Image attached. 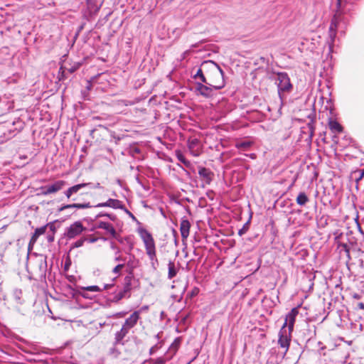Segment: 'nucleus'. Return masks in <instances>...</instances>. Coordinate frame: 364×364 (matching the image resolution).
Returning a JSON list of instances; mask_svg holds the SVG:
<instances>
[{"label": "nucleus", "mask_w": 364, "mask_h": 364, "mask_svg": "<svg viewBox=\"0 0 364 364\" xmlns=\"http://www.w3.org/2000/svg\"><path fill=\"white\" fill-rule=\"evenodd\" d=\"M203 68L208 71V85L213 86L215 90H220L225 87L224 72L216 63L205 60L203 62Z\"/></svg>", "instance_id": "nucleus-1"}, {"label": "nucleus", "mask_w": 364, "mask_h": 364, "mask_svg": "<svg viewBox=\"0 0 364 364\" xmlns=\"http://www.w3.org/2000/svg\"><path fill=\"white\" fill-rule=\"evenodd\" d=\"M337 9L336 10L335 14L331 20V25L328 30V44L329 51H333V47L336 36V31L340 26V24L343 21V14L346 12L345 6L343 5L341 0H336Z\"/></svg>", "instance_id": "nucleus-2"}, {"label": "nucleus", "mask_w": 364, "mask_h": 364, "mask_svg": "<svg viewBox=\"0 0 364 364\" xmlns=\"http://www.w3.org/2000/svg\"><path fill=\"white\" fill-rule=\"evenodd\" d=\"M137 232L144 243L147 255L151 261L152 265H154V261L157 262L156 256L155 242L151 234L143 227L137 228Z\"/></svg>", "instance_id": "nucleus-3"}, {"label": "nucleus", "mask_w": 364, "mask_h": 364, "mask_svg": "<svg viewBox=\"0 0 364 364\" xmlns=\"http://www.w3.org/2000/svg\"><path fill=\"white\" fill-rule=\"evenodd\" d=\"M275 84L278 88V95L281 102H283L284 92H289L292 89V85L290 81V78L287 73L281 72L277 74L276 77L274 78Z\"/></svg>", "instance_id": "nucleus-4"}, {"label": "nucleus", "mask_w": 364, "mask_h": 364, "mask_svg": "<svg viewBox=\"0 0 364 364\" xmlns=\"http://www.w3.org/2000/svg\"><path fill=\"white\" fill-rule=\"evenodd\" d=\"M46 259V256L39 255L30 262L35 275L41 279L46 278L48 267Z\"/></svg>", "instance_id": "nucleus-5"}, {"label": "nucleus", "mask_w": 364, "mask_h": 364, "mask_svg": "<svg viewBox=\"0 0 364 364\" xmlns=\"http://www.w3.org/2000/svg\"><path fill=\"white\" fill-rule=\"evenodd\" d=\"M291 332L292 331H289L284 327H282L279 332L278 345L281 348L284 349V354L288 351L289 348Z\"/></svg>", "instance_id": "nucleus-6"}, {"label": "nucleus", "mask_w": 364, "mask_h": 364, "mask_svg": "<svg viewBox=\"0 0 364 364\" xmlns=\"http://www.w3.org/2000/svg\"><path fill=\"white\" fill-rule=\"evenodd\" d=\"M86 228L80 221H76L68 227L64 233L68 239H73L80 235Z\"/></svg>", "instance_id": "nucleus-7"}, {"label": "nucleus", "mask_w": 364, "mask_h": 364, "mask_svg": "<svg viewBox=\"0 0 364 364\" xmlns=\"http://www.w3.org/2000/svg\"><path fill=\"white\" fill-rule=\"evenodd\" d=\"M66 185V182L65 181H57L55 183L47 185L45 186H41L40 190L41 191V194L43 196H47L51 193H56L61 190Z\"/></svg>", "instance_id": "nucleus-8"}, {"label": "nucleus", "mask_w": 364, "mask_h": 364, "mask_svg": "<svg viewBox=\"0 0 364 364\" xmlns=\"http://www.w3.org/2000/svg\"><path fill=\"white\" fill-rule=\"evenodd\" d=\"M196 90L200 95L206 98L213 97L215 92L218 90H215L213 86L204 82H196Z\"/></svg>", "instance_id": "nucleus-9"}, {"label": "nucleus", "mask_w": 364, "mask_h": 364, "mask_svg": "<svg viewBox=\"0 0 364 364\" xmlns=\"http://www.w3.org/2000/svg\"><path fill=\"white\" fill-rule=\"evenodd\" d=\"M198 175L203 182V187L210 185L214 178L213 172L205 167L198 166Z\"/></svg>", "instance_id": "nucleus-10"}, {"label": "nucleus", "mask_w": 364, "mask_h": 364, "mask_svg": "<svg viewBox=\"0 0 364 364\" xmlns=\"http://www.w3.org/2000/svg\"><path fill=\"white\" fill-rule=\"evenodd\" d=\"M299 314L297 308H293L285 317V321L282 327L285 328H288L287 330L292 331L294 329V325L295 323L296 317Z\"/></svg>", "instance_id": "nucleus-11"}, {"label": "nucleus", "mask_w": 364, "mask_h": 364, "mask_svg": "<svg viewBox=\"0 0 364 364\" xmlns=\"http://www.w3.org/2000/svg\"><path fill=\"white\" fill-rule=\"evenodd\" d=\"M94 228L105 230L107 234L111 235V237L116 236V230L114 227L112 223L106 221L105 220L96 221L94 224Z\"/></svg>", "instance_id": "nucleus-12"}, {"label": "nucleus", "mask_w": 364, "mask_h": 364, "mask_svg": "<svg viewBox=\"0 0 364 364\" xmlns=\"http://www.w3.org/2000/svg\"><path fill=\"white\" fill-rule=\"evenodd\" d=\"M95 208H104L109 207L113 209H124V205L123 203L117 199L109 198L106 202L99 203L95 205H92Z\"/></svg>", "instance_id": "nucleus-13"}, {"label": "nucleus", "mask_w": 364, "mask_h": 364, "mask_svg": "<svg viewBox=\"0 0 364 364\" xmlns=\"http://www.w3.org/2000/svg\"><path fill=\"white\" fill-rule=\"evenodd\" d=\"M187 146L191 154L193 156H198L201 154L200 141L196 138H190L187 141Z\"/></svg>", "instance_id": "nucleus-14"}, {"label": "nucleus", "mask_w": 364, "mask_h": 364, "mask_svg": "<svg viewBox=\"0 0 364 364\" xmlns=\"http://www.w3.org/2000/svg\"><path fill=\"white\" fill-rule=\"evenodd\" d=\"M190 228L191 223L189 220L186 217H183L181 219L180 224V232L183 242L186 240L187 238L188 237L190 233Z\"/></svg>", "instance_id": "nucleus-15"}, {"label": "nucleus", "mask_w": 364, "mask_h": 364, "mask_svg": "<svg viewBox=\"0 0 364 364\" xmlns=\"http://www.w3.org/2000/svg\"><path fill=\"white\" fill-rule=\"evenodd\" d=\"M139 319V311H135L129 318H127L122 326L129 331L131 328L135 326Z\"/></svg>", "instance_id": "nucleus-16"}, {"label": "nucleus", "mask_w": 364, "mask_h": 364, "mask_svg": "<svg viewBox=\"0 0 364 364\" xmlns=\"http://www.w3.org/2000/svg\"><path fill=\"white\" fill-rule=\"evenodd\" d=\"M88 186H92V183H82L76 184L70 187L67 191L64 192V194L68 198H70L73 194L77 193L80 190Z\"/></svg>", "instance_id": "nucleus-17"}, {"label": "nucleus", "mask_w": 364, "mask_h": 364, "mask_svg": "<svg viewBox=\"0 0 364 364\" xmlns=\"http://www.w3.org/2000/svg\"><path fill=\"white\" fill-rule=\"evenodd\" d=\"M128 333L129 331L123 326L119 331H117L114 334V346H116L117 345H124L123 339L128 334Z\"/></svg>", "instance_id": "nucleus-18"}, {"label": "nucleus", "mask_w": 364, "mask_h": 364, "mask_svg": "<svg viewBox=\"0 0 364 364\" xmlns=\"http://www.w3.org/2000/svg\"><path fill=\"white\" fill-rule=\"evenodd\" d=\"M208 77V71L203 68V63L201 64L200 68L197 70L196 73L193 75V78L200 80V82L208 84L207 78Z\"/></svg>", "instance_id": "nucleus-19"}, {"label": "nucleus", "mask_w": 364, "mask_h": 364, "mask_svg": "<svg viewBox=\"0 0 364 364\" xmlns=\"http://www.w3.org/2000/svg\"><path fill=\"white\" fill-rule=\"evenodd\" d=\"M92 205H90V203H72L68 205H63L60 208H59L58 210L60 212L65 210V209H71V208H77V209H85L92 208Z\"/></svg>", "instance_id": "nucleus-20"}, {"label": "nucleus", "mask_w": 364, "mask_h": 364, "mask_svg": "<svg viewBox=\"0 0 364 364\" xmlns=\"http://www.w3.org/2000/svg\"><path fill=\"white\" fill-rule=\"evenodd\" d=\"M45 232H46V226H42L41 228H36L30 240L29 246L35 244L36 242L38 237L43 235Z\"/></svg>", "instance_id": "nucleus-21"}, {"label": "nucleus", "mask_w": 364, "mask_h": 364, "mask_svg": "<svg viewBox=\"0 0 364 364\" xmlns=\"http://www.w3.org/2000/svg\"><path fill=\"white\" fill-rule=\"evenodd\" d=\"M110 247L112 250H115V257H114V262H125L126 258L123 257L121 255V250L119 247H118L114 242H110Z\"/></svg>", "instance_id": "nucleus-22"}, {"label": "nucleus", "mask_w": 364, "mask_h": 364, "mask_svg": "<svg viewBox=\"0 0 364 364\" xmlns=\"http://www.w3.org/2000/svg\"><path fill=\"white\" fill-rule=\"evenodd\" d=\"M133 273L129 272L128 274L124 278L122 289H124V291H127L129 293V291L131 290L132 281L133 279Z\"/></svg>", "instance_id": "nucleus-23"}, {"label": "nucleus", "mask_w": 364, "mask_h": 364, "mask_svg": "<svg viewBox=\"0 0 364 364\" xmlns=\"http://www.w3.org/2000/svg\"><path fill=\"white\" fill-rule=\"evenodd\" d=\"M181 342V337H177L174 339L173 342L171 343V345L169 347L168 350V353L171 354L170 358H171L173 355L176 354V353L177 352V350L180 346Z\"/></svg>", "instance_id": "nucleus-24"}, {"label": "nucleus", "mask_w": 364, "mask_h": 364, "mask_svg": "<svg viewBox=\"0 0 364 364\" xmlns=\"http://www.w3.org/2000/svg\"><path fill=\"white\" fill-rule=\"evenodd\" d=\"M138 262L135 259V257L132 255L129 256V260L125 265L127 267V272L133 273L134 269L137 267Z\"/></svg>", "instance_id": "nucleus-25"}, {"label": "nucleus", "mask_w": 364, "mask_h": 364, "mask_svg": "<svg viewBox=\"0 0 364 364\" xmlns=\"http://www.w3.org/2000/svg\"><path fill=\"white\" fill-rule=\"evenodd\" d=\"M13 297L16 304L21 305L23 304L24 300L23 299V293L21 289H15L13 291Z\"/></svg>", "instance_id": "nucleus-26"}, {"label": "nucleus", "mask_w": 364, "mask_h": 364, "mask_svg": "<svg viewBox=\"0 0 364 364\" xmlns=\"http://www.w3.org/2000/svg\"><path fill=\"white\" fill-rule=\"evenodd\" d=\"M100 218H108L109 220H110L112 221L117 220L116 215H114L113 213H107L100 212L95 216L94 221H95V222L98 221L99 220L98 219Z\"/></svg>", "instance_id": "nucleus-27"}, {"label": "nucleus", "mask_w": 364, "mask_h": 364, "mask_svg": "<svg viewBox=\"0 0 364 364\" xmlns=\"http://www.w3.org/2000/svg\"><path fill=\"white\" fill-rule=\"evenodd\" d=\"M176 156L177 159L182 164H183L186 167L190 168L191 166V161H189L188 160H187L186 159V157L184 156V155L183 154V153L181 151H179V150L176 151Z\"/></svg>", "instance_id": "nucleus-28"}, {"label": "nucleus", "mask_w": 364, "mask_h": 364, "mask_svg": "<svg viewBox=\"0 0 364 364\" xmlns=\"http://www.w3.org/2000/svg\"><path fill=\"white\" fill-rule=\"evenodd\" d=\"M168 278L169 279H171L174 277L176 276L177 272H178V270L176 268V266H175V264L173 262L169 261V262L168 264Z\"/></svg>", "instance_id": "nucleus-29"}, {"label": "nucleus", "mask_w": 364, "mask_h": 364, "mask_svg": "<svg viewBox=\"0 0 364 364\" xmlns=\"http://www.w3.org/2000/svg\"><path fill=\"white\" fill-rule=\"evenodd\" d=\"M309 200L308 196L304 192H301L296 197V201L298 205L304 206Z\"/></svg>", "instance_id": "nucleus-30"}, {"label": "nucleus", "mask_w": 364, "mask_h": 364, "mask_svg": "<svg viewBox=\"0 0 364 364\" xmlns=\"http://www.w3.org/2000/svg\"><path fill=\"white\" fill-rule=\"evenodd\" d=\"M330 129L336 133H340L343 131L342 126L336 121L330 120L329 122Z\"/></svg>", "instance_id": "nucleus-31"}, {"label": "nucleus", "mask_w": 364, "mask_h": 364, "mask_svg": "<svg viewBox=\"0 0 364 364\" xmlns=\"http://www.w3.org/2000/svg\"><path fill=\"white\" fill-rule=\"evenodd\" d=\"M127 294H128L127 291H124V289H121L119 291H118L117 293H116L114 295L112 301L117 302L119 300H121L122 299H123L124 297H125Z\"/></svg>", "instance_id": "nucleus-32"}, {"label": "nucleus", "mask_w": 364, "mask_h": 364, "mask_svg": "<svg viewBox=\"0 0 364 364\" xmlns=\"http://www.w3.org/2000/svg\"><path fill=\"white\" fill-rule=\"evenodd\" d=\"M252 145V142L250 141H240L237 142L236 144V147L239 149L246 150L248 148H250Z\"/></svg>", "instance_id": "nucleus-33"}, {"label": "nucleus", "mask_w": 364, "mask_h": 364, "mask_svg": "<svg viewBox=\"0 0 364 364\" xmlns=\"http://www.w3.org/2000/svg\"><path fill=\"white\" fill-rule=\"evenodd\" d=\"M249 228H250V220L246 222L243 225L242 228L239 230L238 235H240V236L243 235L244 234H245L248 231Z\"/></svg>", "instance_id": "nucleus-34"}, {"label": "nucleus", "mask_w": 364, "mask_h": 364, "mask_svg": "<svg viewBox=\"0 0 364 364\" xmlns=\"http://www.w3.org/2000/svg\"><path fill=\"white\" fill-rule=\"evenodd\" d=\"M169 358H170L166 359L163 357H160L156 359H152V360H151L150 362H151V364H165L166 360H168Z\"/></svg>", "instance_id": "nucleus-35"}, {"label": "nucleus", "mask_w": 364, "mask_h": 364, "mask_svg": "<svg viewBox=\"0 0 364 364\" xmlns=\"http://www.w3.org/2000/svg\"><path fill=\"white\" fill-rule=\"evenodd\" d=\"M85 242V237H82V238L77 240V241H75L74 243H73L72 247L73 248L80 247L84 245Z\"/></svg>", "instance_id": "nucleus-36"}, {"label": "nucleus", "mask_w": 364, "mask_h": 364, "mask_svg": "<svg viewBox=\"0 0 364 364\" xmlns=\"http://www.w3.org/2000/svg\"><path fill=\"white\" fill-rule=\"evenodd\" d=\"M125 267V262H122L121 264H118L116 267H114L112 269V272L115 274H119L121 270Z\"/></svg>", "instance_id": "nucleus-37"}, {"label": "nucleus", "mask_w": 364, "mask_h": 364, "mask_svg": "<svg viewBox=\"0 0 364 364\" xmlns=\"http://www.w3.org/2000/svg\"><path fill=\"white\" fill-rule=\"evenodd\" d=\"M83 289L88 291L100 292L101 289L97 285L88 286L83 287Z\"/></svg>", "instance_id": "nucleus-38"}, {"label": "nucleus", "mask_w": 364, "mask_h": 364, "mask_svg": "<svg viewBox=\"0 0 364 364\" xmlns=\"http://www.w3.org/2000/svg\"><path fill=\"white\" fill-rule=\"evenodd\" d=\"M84 237L85 239V242H87L89 243H95L99 240V237H94V236Z\"/></svg>", "instance_id": "nucleus-39"}, {"label": "nucleus", "mask_w": 364, "mask_h": 364, "mask_svg": "<svg viewBox=\"0 0 364 364\" xmlns=\"http://www.w3.org/2000/svg\"><path fill=\"white\" fill-rule=\"evenodd\" d=\"M45 226H46V230L48 228L50 229V230L51 231V233L55 234L56 228H55V225L54 223H49L47 225H46Z\"/></svg>", "instance_id": "nucleus-40"}, {"label": "nucleus", "mask_w": 364, "mask_h": 364, "mask_svg": "<svg viewBox=\"0 0 364 364\" xmlns=\"http://www.w3.org/2000/svg\"><path fill=\"white\" fill-rule=\"evenodd\" d=\"M199 292V289L198 288H194L191 292L188 293L187 296L192 298L196 296Z\"/></svg>", "instance_id": "nucleus-41"}, {"label": "nucleus", "mask_w": 364, "mask_h": 364, "mask_svg": "<svg viewBox=\"0 0 364 364\" xmlns=\"http://www.w3.org/2000/svg\"><path fill=\"white\" fill-rule=\"evenodd\" d=\"M128 215L129 216L134 220L139 223V222L137 220L136 218L125 207L123 209Z\"/></svg>", "instance_id": "nucleus-42"}, {"label": "nucleus", "mask_w": 364, "mask_h": 364, "mask_svg": "<svg viewBox=\"0 0 364 364\" xmlns=\"http://www.w3.org/2000/svg\"><path fill=\"white\" fill-rule=\"evenodd\" d=\"M130 152L133 156H135V154L140 153V149L137 147L132 148Z\"/></svg>", "instance_id": "nucleus-43"}, {"label": "nucleus", "mask_w": 364, "mask_h": 364, "mask_svg": "<svg viewBox=\"0 0 364 364\" xmlns=\"http://www.w3.org/2000/svg\"><path fill=\"white\" fill-rule=\"evenodd\" d=\"M159 348V347L158 346L157 344L154 345V346H152L150 350H149V354L150 355H153L158 349Z\"/></svg>", "instance_id": "nucleus-44"}, {"label": "nucleus", "mask_w": 364, "mask_h": 364, "mask_svg": "<svg viewBox=\"0 0 364 364\" xmlns=\"http://www.w3.org/2000/svg\"><path fill=\"white\" fill-rule=\"evenodd\" d=\"M87 187H90V188H103L100 183H97L95 184L92 183V186H88Z\"/></svg>", "instance_id": "nucleus-45"}, {"label": "nucleus", "mask_w": 364, "mask_h": 364, "mask_svg": "<svg viewBox=\"0 0 364 364\" xmlns=\"http://www.w3.org/2000/svg\"><path fill=\"white\" fill-rule=\"evenodd\" d=\"M47 240H48L49 242H53V240H54V234H53V233L48 234V235H47Z\"/></svg>", "instance_id": "nucleus-46"}, {"label": "nucleus", "mask_w": 364, "mask_h": 364, "mask_svg": "<svg viewBox=\"0 0 364 364\" xmlns=\"http://www.w3.org/2000/svg\"><path fill=\"white\" fill-rule=\"evenodd\" d=\"M112 237L116 239L120 243L123 242V238L119 235H118L117 232H116V236L115 237Z\"/></svg>", "instance_id": "nucleus-47"}, {"label": "nucleus", "mask_w": 364, "mask_h": 364, "mask_svg": "<svg viewBox=\"0 0 364 364\" xmlns=\"http://www.w3.org/2000/svg\"><path fill=\"white\" fill-rule=\"evenodd\" d=\"M189 54V50L184 51L181 55V59H185L186 57Z\"/></svg>", "instance_id": "nucleus-48"}, {"label": "nucleus", "mask_w": 364, "mask_h": 364, "mask_svg": "<svg viewBox=\"0 0 364 364\" xmlns=\"http://www.w3.org/2000/svg\"><path fill=\"white\" fill-rule=\"evenodd\" d=\"M360 176L358 178V180H361L364 176V171L363 170H359Z\"/></svg>", "instance_id": "nucleus-49"}, {"label": "nucleus", "mask_w": 364, "mask_h": 364, "mask_svg": "<svg viewBox=\"0 0 364 364\" xmlns=\"http://www.w3.org/2000/svg\"><path fill=\"white\" fill-rule=\"evenodd\" d=\"M340 246H341L346 252H348V247L346 244H341Z\"/></svg>", "instance_id": "nucleus-50"}, {"label": "nucleus", "mask_w": 364, "mask_h": 364, "mask_svg": "<svg viewBox=\"0 0 364 364\" xmlns=\"http://www.w3.org/2000/svg\"><path fill=\"white\" fill-rule=\"evenodd\" d=\"M148 309H149V306H142V307L141 308V309H140L139 311V313H140L141 311H146V310H147Z\"/></svg>", "instance_id": "nucleus-51"}, {"label": "nucleus", "mask_w": 364, "mask_h": 364, "mask_svg": "<svg viewBox=\"0 0 364 364\" xmlns=\"http://www.w3.org/2000/svg\"><path fill=\"white\" fill-rule=\"evenodd\" d=\"M111 287H112V284H105L104 286V289H107L110 288Z\"/></svg>", "instance_id": "nucleus-52"}, {"label": "nucleus", "mask_w": 364, "mask_h": 364, "mask_svg": "<svg viewBox=\"0 0 364 364\" xmlns=\"http://www.w3.org/2000/svg\"><path fill=\"white\" fill-rule=\"evenodd\" d=\"M110 352H111V353H114V352H117V353H119L114 347H113L112 348L110 349Z\"/></svg>", "instance_id": "nucleus-53"}, {"label": "nucleus", "mask_w": 364, "mask_h": 364, "mask_svg": "<svg viewBox=\"0 0 364 364\" xmlns=\"http://www.w3.org/2000/svg\"><path fill=\"white\" fill-rule=\"evenodd\" d=\"M77 68L73 67L69 70H70V73H73V72H75L77 70Z\"/></svg>", "instance_id": "nucleus-54"}, {"label": "nucleus", "mask_w": 364, "mask_h": 364, "mask_svg": "<svg viewBox=\"0 0 364 364\" xmlns=\"http://www.w3.org/2000/svg\"><path fill=\"white\" fill-rule=\"evenodd\" d=\"M358 306H359V307H360V309H364V304H363V303H360V304H358Z\"/></svg>", "instance_id": "nucleus-55"}, {"label": "nucleus", "mask_w": 364, "mask_h": 364, "mask_svg": "<svg viewBox=\"0 0 364 364\" xmlns=\"http://www.w3.org/2000/svg\"><path fill=\"white\" fill-rule=\"evenodd\" d=\"M155 336H156V338H157V339H159V338H160V335H159V333H157Z\"/></svg>", "instance_id": "nucleus-56"}, {"label": "nucleus", "mask_w": 364, "mask_h": 364, "mask_svg": "<svg viewBox=\"0 0 364 364\" xmlns=\"http://www.w3.org/2000/svg\"><path fill=\"white\" fill-rule=\"evenodd\" d=\"M250 156H251L252 159H255V154H252L250 155Z\"/></svg>", "instance_id": "nucleus-57"}, {"label": "nucleus", "mask_w": 364, "mask_h": 364, "mask_svg": "<svg viewBox=\"0 0 364 364\" xmlns=\"http://www.w3.org/2000/svg\"><path fill=\"white\" fill-rule=\"evenodd\" d=\"M101 239H102V240H104V241H106V240H107V238H106V237H101Z\"/></svg>", "instance_id": "nucleus-58"}, {"label": "nucleus", "mask_w": 364, "mask_h": 364, "mask_svg": "<svg viewBox=\"0 0 364 364\" xmlns=\"http://www.w3.org/2000/svg\"><path fill=\"white\" fill-rule=\"evenodd\" d=\"M325 348H326L325 346H322L321 347V350H323Z\"/></svg>", "instance_id": "nucleus-59"}, {"label": "nucleus", "mask_w": 364, "mask_h": 364, "mask_svg": "<svg viewBox=\"0 0 364 364\" xmlns=\"http://www.w3.org/2000/svg\"><path fill=\"white\" fill-rule=\"evenodd\" d=\"M82 296H83L84 297H86V298H87V297H88L85 294H82Z\"/></svg>", "instance_id": "nucleus-60"}, {"label": "nucleus", "mask_w": 364, "mask_h": 364, "mask_svg": "<svg viewBox=\"0 0 364 364\" xmlns=\"http://www.w3.org/2000/svg\"><path fill=\"white\" fill-rule=\"evenodd\" d=\"M318 346H321V345H322V343L321 342H318Z\"/></svg>", "instance_id": "nucleus-61"}, {"label": "nucleus", "mask_w": 364, "mask_h": 364, "mask_svg": "<svg viewBox=\"0 0 364 364\" xmlns=\"http://www.w3.org/2000/svg\"><path fill=\"white\" fill-rule=\"evenodd\" d=\"M67 267H68V264H65V269L67 268Z\"/></svg>", "instance_id": "nucleus-62"}]
</instances>
